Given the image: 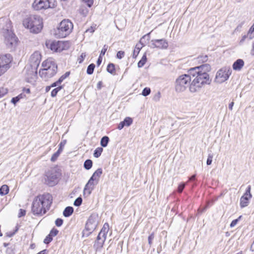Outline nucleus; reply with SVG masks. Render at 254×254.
<instances>
[{
    "instance_id": "f257e3e1",
    "label": "nucleus",
    "mask_w": 254,
    "mask_h": 254,
    "mask_svg": "<svg viewBox=\"0 0 254 254\" xmlns=\"http://www.w3.org/2000/svg\"><path fill=\"white\" fill-rule=\"evenodd\" d=\"M211 70L209 64H203L200 66L191 68L189 73L194 77L190 86V92L192 93L199 91L204 84H209L211 82L208 72Z\"/></svg>"
},
{
    "instance_id": "f03ea898",
    "label": "nucleus",
    "mask_w": 254,
    "mask_h": 254,
    "mask_svg": "<svg viewBox=\"0 0 254 254\" xmlns=\"http://www.w3.org/2000/svg\"><path fill=\"white\" fill-rule=\"evenodd\" d=\"M52 203V196L49 193L37 196L33 200L32 211L34 214L42 215L49 209Z\"/></svg>"
},
{
    "instance_id": "7ed1b4c3",
    "label": "nucleus",
    "mask_w": 254,
    "mask_h": 254,
    "mask_svg": "<svg viewBox=\"0 0 254 254\" xmlns=\"http://www.w3.org/2000/svg\"><path fill=\"white\" fill-rule=\"evenodd\" d=\"M23 25L30 32L37 34L43 28V19L37 15L26 16L23 20Z\"/></svg>"
},
{
    "instance_id": "20e7f679",
    "label": "nucleus",
    "mask_w": 254,
    "mask_h": 254,
    "mask_svg": "<svg viewBox=\"0 0 254 254\" xmlns=\"http://www.w3.org/2000/svg\"><path fill=\"white\" fill-rule=\"evenodd\" d=\"M193 78L192 75L189 73V70L187 74L180 75L176 80L175 90L178 92L184 91L189 87L190 91V86L192 82L190 83L191 78Z\"/></svg>"
},
{
    "instance_id": "39448f33",
    "label": "nucleus",
    "mask_w": 254,
    "mask_h": 254,
    "mask_svg": "<svg viewBox=\"0 0 254 254\" xmlns=\"http://www.w3.org/2000/svg\"><path fill=\"white\" fill-rule=\"evenodd\" d=\"M73 28V24L69 20H63L55 31L57 37L63 38L69 35Z\"/></svg>"
},
{
    "instance_id": "423d86ee",
    "label": "nucleus",
    "mask_w": 254,
    "mask_h": 254,
    "mask_svg": "<svg viewBox=\"0 0 254 254\" xmlns=\"http://www.w3.org/2000/svg\"><path fill=\"white\" fill-rule=\"evenodd\" d=\"M109 230L108 223H105L99 232L93 245L94 248L96 250H101L106 239L107 235Z\"/></svg>"
},
{
    "instance_id": "0eeeda50",
    "label": "nucleus",
    "mask_w": 254,
    "mask_h": 254,
    "mask_svg": "<svg viewBox=\"0 0 254 254\" xmlns=\"http://www.w3.org/2000/svg\"><path fill=\"white\" fill-rule=\"evenodd\" d=\"M59 176V173L55 169H51L45 172L44 182L50 187L54 186L57 184Z\"/></svg>"
},
{
    "instance_id": "6e6552de",
    "label": "nucleus",
    "mask_w": 254,
    "mask_h": 254,
    "mask_svg": "<svg viewBox=\"0 0 254 254\" xmlns=\"http://www.w3.org/2000/svg\"><path fill=\"white\" fill-rule=\"evenodd\" d=\"M56 0H34L32 6L34 9L39 10L56 7Z\"/></svg>"
},
{
    "instance_id": "1a4fd4ad",
    "label": "nucleus",
    "mask_w": 254,
    "mask_h": 254,
    "mask_svg": "<svg viewBox=\"0 0 254 254\" xmlns=\"http://www.w3.org/2000/svg\"><path fill=\"white\" fill-rule=\"evenodd\" d=\"M4 41L7 48L13 50L16 47L18 39L11 30H6L4 32Z\"/></svg>"
},
{
    "instance_id": "9d476101",
    "label": "nucleus",
    "mask_w": 254,
    "mask_h": 254,
    "mask_svg": "<svg viewBox=\"0 0 254 254\" xmlns=\"http://www.w3.org/2000/svg\"><path fill=\"white\" fill-rule=\"evenodd\" d=\"M231 73L230 67H222L217 72L214 81L217 83H222L228 80Z\"/></svg>"
},
{
    "instance_id": "9b49d317",
    "label": "nucleus",
    "mask_w": 254,
    "mask_h": 254,
    "mask_svg": "<svg viewBox=\"0 0 254 254\" xmlns=\"http://www.w3.org/2000/svg\"><path fill=\"white\" fill-rule=\"evenodd\" d=\"M97 224V216L91 215L87 220L85 229L83 231V236L88 237L96 229Z\"/></svg>"
},
{
    "instance_id": "f8f14e48",
    "label": "nucleus",
    "mask_w": 254,
    "mask_h": 254,
    "mask_svg": "<svg viewBox=\"0 0 254 254\" xmlns=\"http://www.w3.org/2000/svg\"><path fill=\"white\" fill-rule=\"evenodd\" d=\"M41 60V55L39 52H35L30 57V63L32 71V76H35L37 74V68L38 67Z\"/></svg>"
},
{
    "instance_id": "ddd939ff",
    "label": "nucleus",
    "mask_w": 254,
    "mask_h": 254,
    "mask_svg": "<svg viewBox=\"0 0 254 254\" xmlns=\"http://www.w3.org/2000/svg\"><path fill=\"white\" fill-rule=\"evenodd\" d=\"M11 60L10 54L0 55V76L9 68Z\"/></svg>"
},
{
    "instance_id": "4468645a",
    "label": "nucleus",
    "mask_w": 254,
    "mask_h": 254,
    "mask_svg": "<svg viewBox=\"0 0 254 254\" xmlns=\"http://www.w3.org/2000/svg\"><path fill=\"white\" fill-rule=\"evenodd\" d=\"M69 47L68 42L53 41L51 43L49 48L54 52H61L63 50H66Z\"/></svg>"
},
{
    "instance_id": "2eb2a0df",
    "label": "nucleus",
    "mask_w": 254,
    "mask_h": 254,
    "mask_svg": "<svg viewBox=\"0 0 254 254\" xmlns=\"http://www.w3.org/2000/svg\"><path fill=\"white\" fill-rule=\"evenodd\" d=\"M57 68V65H52L51 68L48 69V70L42 69L39 71V75L44 80H48L56 74Z\"/></svg>"
},
{
    "instance_id": "dca6fc26",
    "label": "nucleus",
    "mask_w": 254,
    "mask_h": 254,
    "mask_svg": "<svg viewBox=\"0 0 254 254\" xmlns=\"http://www.w3.org/2000/svg\"><path fill=\"white\" fill-rule=\"evenodd\" d=\"M98 183H96L95 181H94L90 178L84 187L83 192L84 194H87V195H90L92 190L94 189V186H96Z\"/></svg>"
},
{
    "instance_id": "f3484780",
    "label": "nucleus",
    "mask_w": 254,
    "mask_h": 254,
    "mask_svg": "<svg viewBox=\"0 0 254 254\" xmlns=\"http://www.w3.org/2000/svg\"><path fill=\"white\" fill-rule=\"evenodd\" d=\"M154 42H157L158 49H166L168 47V42L165 39H155Z\"/></svg>"
},
{
    "instance_id": "a211bd4d",
    "label": "nucleus",
    "mask_w": 254,
    "mask_h": 254,
    "mask_svg": "<svg viewBox=\"0 0 254 254\" xmlns=\"http://www.w3.org/2000/svg\"><path fill=\"white\" fill-rule=\"evenodd\" d=\"M244 65V62L242 59L237 60L233 64V68L236 71H240Z\"/></svg>"
},
{
    "instance_id": "6ab92c4d",
    "label": "nucleus",
    "mask_w": 254,
    "mask_h": 254,
    "mask_svg": "<svg viewBox=\"0 0 254 254\" xmlns=\"http://www.w3.org/2000/svg\"><path fill=\"white\" fill-rule=\"evenodd\" d=\"M65 143V141H64V142H61V143L60 144V146L58 150L52 155L51 159V161L55 162L57 160V158L59 157L60 153L62 151V150H63L62 147L64 145Z\"/></svg>"
},
{
    "instance_id": "aec40b11",
    "label": "nucleus",
    "mask_w": 254,
    "mask_h": 254,
    "mask_svg": "<svg viewBox=\"0 0 254 254\" xmlns=\"http://www.w3.org/2000/svg\"><path fill=\"white\" fill-rule=\"evenodd\" d=\"M52 65H57L52 59H47L42 63L43 69H45L46 70H48L50 68H51Z\"/></svg>"
},
{
    "instance_id": "412c9836",
    "label": "nucleus",
    "mask_w": 254,
    "mask_h": 254,
    "mask_svg": "<svg viewBox=\"0 0 254 254\" xmlns=\"http://www.w3.org/2000/svg\"><path fill=\"white\" fill-rule=\"evenodd\" d=\"M102 174V169L101 168H99L93 173L91 178L94 181H95L96 183H98L99 178Z\"/></svg>"
},
{
    "instance_id": "4be33fe9",
    "label": "nucleus",
    "mask_w": 254,
    "mask_h": 254,
    "mask_svg": "<svg viewBox=\"0 0 254 254\" xmlns=\"http://www.w3.org/2000/svg\"><path fill=\"white\" fill-rule=\"evenodd\" d=\"M250 198L246 196L243 195L240 199V206L242 208H244L248 206L249 201V200Z\"/></svg>"
},
{
    "instance_id": "5701e85b",
    "label": "nucleus",
    "mask_w": 254,
    "mask_h": 254,
    "mask_svg": "<svg viewBox=\"0 0 254 254\" xmlns=\"http://www.w3.org/2000/svg\"><path fill=\"white\" fill-rule=\"evenodd\" d=\"M73 212V208L71 206L65 207L63 211V215L65 217H69Z\"/></svg>"
},
{
    "instance_id": "b1692460",
    "label": "nucleus",
    "mask_w": 254,
    "mask_h": 254,
    "mask_svg": "<svg viewBox=\"0 0 254 254\" xmlns=\"http://www.w3.org/2000/svg\"><path fill=\"white\" fill-rule=\"evenodd\" d=\"M8 192L9 188L7 185H3L0 188V195H6L8 193Z\"/></svg>"
},
{
    "instance_id": "393cba45",
    "label": "nucleus",
    "mask_w": 254,
    "mask_h": 254,
    "mask_svg": "<svg viewBox=\"0 0 254 254\" xmlns=\"http://www.w3.org/2000/svg\"><path fill=\"white\" fill-rule=\"evenodd\" d=\"M25 97V95L24 94L21 93L17 96L12 98L11 100V102L14 105H16V104L18 102L20 99L24 98Z\"/></svg>"
},
{
    "instance_id": "a878e982",
    "label": "nucleus",
    "mask_w": 254,
    "mask_h": 254,
    "mask_svg": "<svg viewBox=\"0 0 254 254\" xmlns=\"http://www.w3.org/2000/svg\"><path fill=\"white\" fill-rule=\"evenodd\" d=\"M109 141V138L107 136H104L101 139V145L102 147H105L107 146Z\"/></svg>"
},
{
    "instance_id": "bb28decb",
    "label": "nucleus",
    "mask_w": 254,
    "mask_h": 254,
    "mask_svg": "<svg viewBox=\"0 0 254 254\" xmlns=\"http://www.w3.org/2000/svg\"><path fill=\"white\" fill-rule=\"evenodd\" d=\"M92 166V161L91 160L87 159L84 163V167L86 170H89Z\"/></svg>"
},
{
    "instance_id": "cd10ccee",
    "label": "nucleus",
    "mask_w": 254,
    "mask_h": 254,
    "mask_svg": "<svg viewBox=\"0 0 254 254\" xmlns=\"http://www.w3.org/2000/svg\"><path fill=\"white\" fill-rule=\"evenodd\" d=\"M146 61H147V58H146L145 54H144L142 56L141 59L138 62V64H137L138 67H142L145 64Z\"/></svg>"
},
{
    "instance_id": "c85d7f7f",
    "label": "nucleus",
    "mask_w": 254,
    "mask_h": 254,
    "mask_svg": "<svg viewBox=\"0 0 254 254\" xmlns=\"http://www.w3.org/2000/svg\"><path fill=\"white\" fill-rule=\"evenodd\" d=\"M103 149L102 147L97 148L94 152V156L96 158H98L101 154Z\"/></svg>"
},
{
    "instance_id": "c756f323",
    "label": "nucleus",
    "mask_w": 254,
    "mask_h": 254,
    "mask_svg": "<svg viewBox=\"0 0 254 254\" xmlns=\"http://www.w3.org/2000/svg\"><path fill=\"white\" fill-rule=\"evenodd\" d=\"M107 70L108 72L114 74L115 71V65L113 64H109L107 66Z\"/></svg>"
},
{
    "instance_id": "7c9ffc66",
    "label": "nucleus",
    "mask_w": 254,
    "mask_h": 254,
    "mask_svg": "<svg viewBox=\"0 0 254 254\" xmlns=\"http://www.w3.org/2000/svg\"><path fill=\"white\" fill-rule=\"evenodd\" d=\"M63 88V86H59L57 88L54 89L51 92V96L56 97L58 92Z\"/></svg>"
},
{
    "instance_id": "2f4dec72",
    "label": "nucleus",
    "mask_w": 254,
    "mask_h": 254,
    "mask_svg": "<svg viewBox=\"0 0 254 254\" xmlns=\"http://www.w3.org/2000/svg\"><path fill=\"white\" fill-rule=\"evenodd\" d=\"M248 33L249 39L251 40L254 38V24L251 26Z\"/></svg>"
},
{
    "instance_id": "473e14b6",
    "label": "nucleus",
    "mask_w": 254,
    "mask_h": 254,
    "mask_svg": "<svg viewBox=\"0 0 254 254\" xmlns=\"http://www.w3.org/2000/svg\"><path fill=\"white\" fill-rule=\"evenodd\" d=\"M95 65L94 64H89L87 68V73L88 74H92L94 71Z\"/></svg>"
},
{
    "instance_id": "72a5a7b5",
    "label": "nucleus",
    "mask_w": 254,
    "mask_h": 254,
    "mask_svg": "<svg viewBox=\"0 0 254 254\" xmlns=\"http://www.w3.org/2000/svg\"><path fill=\"white\" fill-rule=\"evenodd\" d=\"M123 122L126 126L128 127L132 123V119L130 117H126Z\"/></svg>"
},
{
    "instance_id": "f704fd0d",
    "label": "nucleus",
    "mask_w": 254,
    "mask_h": 254,
    "mask_svg": "<svg viewBox=\"0 0 254 254\" xmlns=\"http://www.w3.org/2000/svg\"><path fill=\"white\" fill-rule=\"evenodd\" d=\"M8 89L4 87H0V98L7 93Z\"/></svg>"
},
{
    "instance_id": "c9c22d12",
    "label": "nucleus",
    "mask_w": 254,
    "mask_h": 254,
    "mask_svg": "<svg viewBox=\"0 0 254 254\" xmlns=\"http://www.w3.org/2000/svg\"><path fill=\"white\" fill-rule=\"evenodd\" d=\"M141 48H142V47H137V45L136 46V47H135V48L133 52V55H132L133 58H136V57H137V56L139 54V51H140V50Z\"/></svg>"
},
{
    "instance_id": "e433bc0d",
    "label": "nucleus",
    "mask_w": 254,
    "mask_h": 254,
    "mask_svg": "<svg viewBox=\"0 0 254 254\" xmlns=\"http://www.w3.org/2000/svg\"><path fill=\"white\" fill-rule=\"evenodd\" d=\"M151 92V90L149 88L145 87L143 89L142 92V95L143 96H147L150 94Z\"/></svg>"
},
{
    "instance_id": "4c0bfd02",
    "label": "nucleus",
    "mask_w": 254,
    "mask_h": 254,
    "mask_svg": "<svg viewBox=\"0 0 254 254\" xmlns=\"http://www.w3.org/2000/svg\"><path fill=\"white\" fill-rule=\"evenodd\" d=\"M208 60V57L206 55L201 56L197 58V61L198 62H206Z\"/></svg>"
},
{
    "instance_id": "58836bf2",
    "label": "nucleus",
    "mask_w": 254,
    "mask_h": 254,
    "mask_svg": "<svg viewBox=\"0 0 254 254\" xmlns=\"http://www.w3.org/2000/svg\"><path fill=\"white\" fill-rule=\"evenodd\" d=\"M251 186H249L247 189V190L244 193V195L246 196L247 197H249V198L252 197V195L251 194Z\"/></svg>"
},
{
    "instance_id": "ea45409f",
    "label": "nucleus",
    "mask_w": 254,
    "mask_h": 254,
    "mask_svg": "<svg viewBox=\"0 0 254 254\" xmlns=\"http://www.w3.org/2000/svg\"><path fill=\"white\" fill-rule=\"evenodd\" d=\"M82 202V198L80 197H79L75 200V201L74 202V205L76 206H79L81 204Z\"/></svg>"
},
{
    "instance_id": "a19ab883",
    "label": "nucleus",
    "mask_w": 254,
    "mask_h": 254,
    "mask_svg": "<svg viewBox=\"0 0 254 254\" xmlns=\"http://www.w3.org/2000/svg\"><path fill=\"white\" fill-rule=\"evenodd\" d=\"M53 240V237L49 234L44 240V243L46 244H49Z\"/></svg>"
},
{
    "instance_id": "79ce46f5",
    "label": "nucleus",
    "mask_w": 254,
    "mask_h": 254,
    "mask_svg": "<svg viewBox=\"0 0 254 254\" xmlns=\"http://www.w3.org/2000/svg\"><path fill=\"white\" fill-rule=\"evenodd\" d=\"M242 217V216H240L237 219L233 220L230 224V227L232 228L235 226L238 223V221L241 219Z\"/></svg>"
},
{
    "instance_id": "37998d69",
    "label": "nucleus",
    "mask_w": 254,
    "mask_h": 254,
    "mask_svg": "<svg viewBox=\"0 0 254 254\" xmlns=\"http://www.w3.org/2000/svg\"><path fill=\"white\" fill-rule=\"evenodd\" d=\"M213 158V155L211 154H209L208 156V158L206 161V164L207 165H210L212 163Z\"/></svg>"
},
{
    "instance_id": "c03bdc74",
    "label": "nucleus",
    "mask_w": 254,
    "mask_h": 254,
    "mask_svg": "<svg viewBox=\"0 0 254 254\" xmlns=\"http://www.w3.org/2000/svg\"><path fill=\"white\" fill-rule=\"evenodd\" d=\"M185 186H186V184L184 183H181V184H180L179 185L178 188V191L179 193H181L183 191L185 187Z\"/></svg>"
},
{
    "instance_id": "a18cd8bd",
    "label": "nucleus",
    "mask_w": 254,
    "mask_h": 254,
    "mask_svg": "<svg viewBox=\"0 0 254 254\" xmlns=\"http://www.w3.org/2000/svg\"><path fill=\"white\" fill-rule=\"evenodd\" d=\"M150 32H149V33L145 35L144 36H143L140 40V43H141L142 45H143V40L144 39H145V38H147V41H149L150 40Z\"/></svg>"
},
{
    "instance_id": "49530a36",
    "label": "nucleus",
    "mask_w": 254,
    "mask_h": 254,
    "mask_svg": "<svg viewBox=\"0 0 254 254\" xmlns=\"http://www.w3.org/2000/svg\"><path fill=\"white\" fill-rule=\"evenodd\" d=\"M59 232V231L56 229H54L53 228V229H52V230L50 231V235L52 236V237H55L56 236L58 233Z\"/></svg>"
},
{
    "instance_id": "de8ad7c7",
    "label": "nucleus",
    "mask_w": 254,
    "mask_h": 254,
    "mask_svg": "<svg viewBox=\"0 0 254 254\" xmlns=\"http://www.w3.org/2000/svg\"><path fill=\"white\" fill-rule=\"evenodd\" d=\"M63 223V219H62L61 218L57 219L55 221V224H56V226L58 227L61 226L62 225Z\"/></svg>"
},
{
    "instance_id": "09e8293b",
    "label": "nucleus",
    "mask_w": 254,
    "mask_h": 254,
    "mask_svg": "<svg viewBox=\"0 0 254 254\" xmlns=\"http://www.w3.org/2000/svg\"><path fill=\"white\" fill-rule=\"evenodd\" d=\"M154 234L153 233H152L149 236V237L148 238V244H149L150 246L151 245L152 241L154 239Z\"/></svg>"
},
{
    "instance_id": "8fccbe9b",
    "label": "nucleus",
    "mask_w": 254,
    "mask_h": 254,
    "mask_svg": "<svg viewBox=\"0 0 254 254\" xmlns=\"http://www.w3.org/2000/svg\"><path fill=\"white\" fill-rule=\"evenodd\" d=\"M108 46L106 45H104V46L103 47L102 50H101V53L100 56H104L105 54V53L106 52L107 49H108Z\"/></svg>"
},
{
    "instance_id": "3c124183",
    "label": "nucleus",
    "mask_w": 254,
    "mask_h": 254,
    "mask_svg": "<svg viewBox=\"0 0 254 254\" xmlns=\"http://www.w3.org/2000/svg\"><path fill=\"white\" fill-rule=\"evenodd\" d=\"M125 55V52L122 51H120L117 53V58L121 59Z\"/></svg>"
},
{
    "instance_id": "603ef678",
    "label": "nucleus",
    "mask_w": 254,
    "mask_h": 254,
    "mask_svg": "<svg viewBox=\"0 0 254 254\" xmlns=\"http://www.w3.org/2000/svg\"><path fill=\"white\" fill-rule=\"evenodd\" d=\"M155 39L152 40L151 41V46L152 48H158L157 42H154Z\"/></svg>"
},
{
    "instance_id": "864d4df0",
    "label": "nucleus",
    "mask_w": 254,
    "mask_h": 254,
    "mask_svg": "<svg viewBox=\"0 0 254 254\" xmlns=\"http://www.w3.org/2000/svg\"><path fill=\"white\" fill-rule=\"evenodd\" d=\"M87 4L88 7H90L93 3V0H82Z\"/></svg>"
},
{
    "instance_id": "5fc2aeb1",
    "label": "nucleus",
    "mask_w": 254,
    "mask_h": 254,
    "mask_svg": "<svg viewBox=\"0 0 254 254\" xmlns=\"http://www.w3.org/2000/svg\"><path fill=\"white\" fill-rule=\"evenodd\" d=\"M160 98V93L158 92L153 97V100L156 101H159Z\"/></svg>"
},
{
    "instance_id": "6e6d98bb",
    "label": "nucleus",
    "mask_w": 254,
    "mask_h": 254,
    "mask_svg": "<svg viewBox=\"0 0 254 254\" xmlns=\"http://www.w3.org/2000/svg\"><path fill=\"white\" fill-rule=\"evenodd\" d=\"M26 214V211L25 210L20 209V212L18 214V217H21L24 216Z\"/></svg>"
},
{
    "instance_id": "4d7b16f0",
    "label": "nucleus",
    "mask_w": 254,
    "mask_h": 254,
    "mask_svg": "<svg viewBox=\"0 0 254 254\" xmlns=\"http://www.w3.org/2000/svg\"><path fill=\"white\" fill-rule=\"evenodd\" d=\"M125 126L123 122H121L118 125V128L120 130L122 129Z\"/></svg>"
},
{
    "instance_id": "13d9d810",
    "label": "nucleus",
    "mask_w": 254,
    "mask_h": 254,
    "mask_svg": "<svg viewBox=\"0 0 254 254\" xmlns=\"http://www.w3.org/2000/svg\"><path fill=\"white\" fill-rule=\"evenodd\" d=\"M247 38H249L248 33H247V35H245L243 36L242 38L240 41V43H243Z\"/></svg>"
},
{
    "instance_id": "bf43d9fd",
    "label": "nucleus",
    "mask_w": 254,
    "mask_h": 254,
    "mask_svg": "<svg viewBox=\"0 0 254 254\" xmlns=\"http://www.w3.org/2000/svg\"><path fill=\"white\" fill-rule=\"evenodd\" d=\"M17 230H18V228H17L16 229V230L13 233H7V236L9 237H11L13 236L15 234V233L17 231Z\"/></svg>"
},
{
    "instance_id": "052dcab7",
    "label": "nucleus",
    "mask_w": 254,
    "mask_h": 254,
    "mask_svg": "<svg viewBox=\"0 0 254 254\" xmlns=\"http://www.w3.org/2000/svg\"><path fill=\"white\" fill-rule=\"evenodd\" d=\"M250 54L252 56H254V41L253 42L252 44V48L251 50Z\"/></svg>"
},
{
    "instance_id": "680f3d73",
    "label": "nucleus",
    "mask_w": 254,
    "mask_h": 254,
    "mask_svg": "<svg viewBox=\"0 0 254 254\" xmlns=\"http://www.w3.org/2000/svg\"><path fill=\"white\" fill-rule=\"evenodd\" d=\"M102 61V56H100L98 59L97 61V64H98V65H99L101 64Z\"/></svg>"
},
{
    "instance_id": "e2e57ef3",
    "label": "nucleus",
    "mask_w": 254,
    "mask_h": 254,
    "mask_svg": "<svg viewBox=\"0 0 254 254\" xmlns=\"http://www.w3.org/2000/svg\"><path fill=\"white\" fill-rule=\"evenodd\" d=\"M60 86L59 83L58 82V81H56L55 82H54L53 84H51V85L50 86L51 87H56V86Z\"/></svg>"
},
{
    "instance_id": "0e129e2a",
    "label": "nucleus",
    "mask_w": 254,
    "mask_h": 254,
    "mask_svg": "<svg viewBox=\"0 0 254 254\" xmlns=\"http://www.w3.org/2000/svg\"><path fill=\"white\" fill-rule=\"evenodd\" d=\"M234 102H232L231 103H230L229 105V109L230 110H232L233 109V107L234 106Z\"/></svg>"
},
{
    "instance_id": "69168bd1",
    "label": "nucleus",
    "mask_w": 254,
    "mask_h": 254,
    "mask_svg": "<svg viewBox=\"0 0 254 254\" xmlns=\"http://www.w3.org/2000/svg\"><path fill=\"white\" fill-rule=\"evenodd\" d=\"M70 72L69 71L66 72L64 74H63L65 78L67 77L69 75Z\"/></svg>"
},
{
    "instance_id": "338daca9",
    "label": "nucleus",
    "mask_w": 254,
    "mask_h": 254,
    "mask_svg": "<svg viewBox=\"0 0 254 254\" xmlns=\"http://www.w3.org/2000/svg\"><path fill=\"white\" fill-rule=\"evenodd\" d=\"M70 72L69 71L66 72L64 74H63L65 78L67 77L69 75Z\"/></svg>"
},
{
    "instance_id": "774afa93",
    "label": "nucleus",
    "mask_w": 254,
    "mask_h": 254,
    "mask_svg": "<svg viewBox=\"0 0 254 254\" xmlns=\"http://www.w3.org/2000/svg\"><path fill=\"white\" fill-rule=\"evenodd\" d=\"M46 251H47L46 250H44L41 251V252H39L37 254H45L46 253Z\"/></svg>"
}]
</instances>
